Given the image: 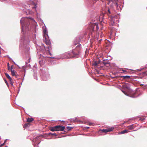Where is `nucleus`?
<instances>
[{
	"label": "nucleus",
	"mask_w": 147,
	"mask_h": 147,
	"mask_svg": "<svg viewBox=\"0 0 147 147\" xmlns=\"http://www.w3.org/2000/svg\"><path fill=\"white\" fill-rule=\"evenodd\" d=\"M29 18H22L20 20V23L21 24L22 32L24 34V32H26L29 30L28 24H29L30 21ZM35 23H36L35 20L32 18H29Z\"/></svg>",
	"instance_id": "nucleus-1"
},
{
	"label": "nucleus",
	"mask_w": 147,
	"mask_h": 147,
	"mask_svg": "<svg viewBox=\"0 0 147 147\" xmlns=\"http://www.w3.org/2000/svg\"><path fill=\"white\" fill-rule=\"evenodd\" d=\"M39 63L40 66H41L43 64L42 61H39Z\"/></svg>",
	"instance_id": "nucleus-20"
},
{
	"label": "nucleus",
	"mask_w": 147,
	"mask_h": 147,
	"mask_svg": "<svg viewBox=\"0 0 147 147\" xmlns=\"http://www.w3.org/2000/svg\"><path fill=\"white\" fill-rule=\"evenodd\" d=\"M52 135H54V136H56V135H57V134L55 133H53V134H52Z\"/></svg>",
	"instance_id": "nucleus-26"
},
{
	"label": "nucleus",
	"mask_w": 147,
	"mask_h": 147,
	"mask_svg": "<svg viewBox=\"0 0 147 147\" xmlns=\"http://www.w3.org/2000/svg\"><path fill=\"white\" fill-rule=\"evenodd\" d=\"M22 39V40H23L24 39V38H23V37H22V39Z\"/></svg>",
	"instance_id": "nucleus-34"
},
{
	"label": "nucleus",
	"mask_w": 147,
	"mask_h": 147,
	"mask_svg": "<svg viewBox=\"0 0 147 147\" xmlns=\"http://www.w3.org/2000/svg\"><path fill=\"white\" fill-rule=\"evenodd\" d=\"M10 82V84L11 85V86H13V82L12 80H11V81H9Z\"/></svg>",
	"instance_id": "nucleus-22"
},
{
	"label": "nucleus",
	"mask_w": 147,
	"mask_h": 147,
	"mask_svg": "<svg viewBox=\"0 0 147 147\" xmlns=\"http://www.w3.org/2000/svg\"><path fill=\"white\" fill-rule=\"evenodd\" d=\"M108 11L109 13H110V11L109 9H108Z\"/></svg>",
	"instance_id": "nucleus-30"
},
{
	"label": "nucleus",
	"mask_w": 147,
	"mask_h": 147,
	"mask_svg": "<svg viewBox=\"0 0 147 147\" xmlns=\"http://www.w3.org/2000/svg\"><path fill=\"white\" fill-rule=\"evenodd\" d=\"M31 3L33 4V5L34 6L32 7V8L33 9H35L36 7V5H37L36 4L34 3V2H33V1H32L31 2Z\"/></svg>",
	"instance_id": "nucleus-16"
},
{
	"label": "nucleus",
	"mask_w": 147,
	"mask_h": 147,
	"mask_svg": "<svg viewBox=\"0 0 147 147\" xmlns=\"http://www.w3.org/2000/svg\"><path fill=\"white\" fill-rule=\"evenodd\" d=\"M128 128L129 129H134V127L133 125H131L130 126H129L128 127Z\"/></svg>",
	"instance_id": "nucleus-17"
},
{
	"label": "nucleus",
	"mask_w": 147,
	"mask_h": 147,
	"mask_svg": "<svg viewBox=\"0 0 147 147\" xmlns=\"http://www.w3.org/2000/svg\"><path fill=\"white\" fill-rule=\"evenodd\" d=\"M122 92L126 95L128 96V94L126 93L125 91L122 90Z\"/></svg>",
	"instance_id": "nucleus-21"
},
{
	"label": "nucleus",
	"mask_w": 147,
	"mask_h": 147,
	"mask_svg": "<svg viewBox=\"0 0 147 147\" xmlns=\"http://www.w3.org/2000/svg\"><path fill=\"white\" fill-rule=\"evenodd\" d=\"M71 127H67V129L68 130H70L71 129Z\"/></svg>",
	"instance_id": "nucleus-24"
},
{
	"label": "nucleus",
	"mask_w": 147,
	"mask_h": 147,
	"mask_svg": "<svg viewBox=\"0 0 147 147\" xmlns=\"http://www.w3.org/2000/svg\"><path fill=\"white\" fill-rule=\"evenodd\" d=\"M5 83H6L7 84H8V83H7V81H6V80H5Z\"/></svg>",
	"instance_id": "nucleus-29"
},
{
	"label": "nucleus",
	"mask_w": 147,
	"mask_h": 147,
	"mask_svg": "<svg viewBox=\"0 0 147 147\" xmlns=\"http://www.w3.org/2000/svg\"><path fill=\"white\" fill-rule=\"evenodd\" d=\"M34 146L35 147H39L38 146V144H37V145H36V144L34 145Z\"/></svg>",
	"instance_id": "nucleus-25"
},
{
	"label": "nucleus",
	"mask_w": 147,
	"mask_h": 147,
	"mask_svg": "<svg viewBox=\"0 0 147 147\" xmlns=\"http://www.w3.org/2000/svg\"><path fill=\"white\" fill-rule=\"evenodd\" d=\"M5 74L6 77L9 80V81L12 80L11 78L7 73H5Z\"/></svg>",
	"instance_id": "nucleus-7"
},
{
	"label": "nucleus",
	"mask_w": 147,
	"mask_h": 147,
	"mask_svg": "<svg viewBox=\"0 0 147 147\" xmlns=\"http://www.w3.org/2000/svg\"><path fill=\"white\" fill-rule=\"evenodd\" d=\"M50 130L52 131H56V128H55V126L51 127L50 128Z\"/></svg>",
	"instance_id": "nucleus-14"
},
{
	"label": "nucleus",
	"mask_w": 147,
	"mask_h": 147,
	"mask_svg": "<svg viewBox=\"0 0 147 147\" xmlns=\"http://www.w3.org/2000/svg\"><path fill=\"white\" fill-rule=\"evenodd\" d=\"M100 61L98 59L97 61H94L92 63L93 66L96 69H97L98 68H99L100 67L99 65V64L100 63Z\"/></svg>",
	"instance_id": "nucleus-2"
},
{
	"label": "nucleus",
	"mask_w": 147,
	"mask_h": 147,
	"mask_svg": "<svg viewBox=\"0 0 147 147\" xmlns=\"http://www.w3.org/2000/svg\"><path fill=\"white\" fill-rule=\"evenodd\" d=\"M13 62L15 64H16L14 62H13Z\"/></svg>",
	"instance_id": "nucleus-37"
},
{
	"label": "nucleus",
	"mask_w": 147,
	"mask_h": 147,
	"mask_svg": "<svg viewBox=\"0 0 147 147\" xmlns=\"http://www.w3.org/2000/svg\"><path fill=\"white\" fill-rule=\"evenodd\" d=\"M13 66L12 65L11 66V70H13Z\"/></svg>",
	"instance_id": "nucleus-28"
},
{
	"label": "nucleus",
	"mask_w": 147,
	"mask_h": 147,
	"mask_svg": "<svg viewBox=\"0 0 147 147\" xmlns=\"http://www.w3.org/2000/svg\"><path fill=\"white\" fill-rule=\"evenodd\" d=\"M128 132H129V131H128V130H123L122 131H121V132L119 133V134H124L125 133H127Z\"/></svg>",
	"instance_id": "nucleus-10"
},
{
	"label": "nucleus",
	"mask_w": 147,
	"mask_h": 147,
	"mask_svg": "<svg viewBox=\"0 0 147 147\" xmlns=\"http://www.w3.org/2000/svg\"><path fill=\"white\" fill-rule=\"evenodd\" d=\"M47 77H46L45 76H43L42 77V79L43 80L46 81L48 79V78H49V75L48 74L47 75Z\"/></svg>",
	"instance_id": "nucleus-9"
},
{
	"label": "nucleus",
	"mask_w": 147,
	"mask_h": 147,
	"mask_svg": "<svg viewBox=\"0 0 147 147\" xmlns=\"http://www.w3.org/2000/svg\"><path fill=\"white\" fill-rule=\"evenodd\" d=\"M55 128H56V131H63L65 129L64 126H61L60 125L56 126Z\"/></svg>",
	"instance_id": "nucleus-4"
},
{
	"label": "nucleus",
	"mask_w": 147,
	"mask_h": 147,
	"mask_svg": "<svg viewBox=\"0 0 147 147\" xmlns=\"http://www.w3.org/2000/svg\"><path fill=\"white\" fill-rule=\"evenodd\" d=\"M114 129V128L113 127H111L109 128H107V129H103L102 130V131L104 133H107L108 132H110L113 130Z\"/></svg>",
	"instance_id": "nucleus-5"
},
{
	"label": "nucleus",
	"mask_w": 147,
	"mask_h": 147,
	"mask_svg": "<svg viewBox=\"0 0 147 147\" xmlns=\"http://www.w3.org/2000/svg\"><path fill=\"white\" fill-rule=\"evenodd\" d=\"M93 124V123H89L88 125H92V124Z\"/></svg>",
	"instance_id": "nucleus-27"
},
{
	"label": "nucleus",
	"mask_w": 147,
	"mask_h": 147,
	"mask_svg": "<svg viewBox=\"0 0 147 147\" xmlns=\"http://www.w3.org/2000/svg\"><path fill=\"white\" fill-rule=\"evenodd\" d=\"M132 97H135L133 96H132Z\"/></svg>",
	"instance_id": "nucleus-38"
},
{
	"label": "nucleus",
	"mask_w": 147,
	"mask_h": 147,
	"mask_svg": "<svg viewBox=\"0 0 147 147\" xmlns=\"http://www.w3.org/2000/svg\"><path fill=\"white\" fill-rule=\"evenodd\" d=\"M7 66H8V69L9 70V68H10V67L9 66V63H7Z\"/></svg>",
	"instance_id": "nucleus-23"
},
{
	"label": "nucleus",
	"mask_w": 147,
	"mask_h": 147,
	"mask_svg": "<svg viewBox=\"0 0 147 147\" xmlns=\"http://www.w3.org/2000/svg\"><path fill=\"white\" fill-rule=\"evenodd\" d=\"M122 71H123V72H124V71H125L123 70Z\"/></svg>",
	"instance_id": "nucleus-35"
},
{
	"label": "nucleus",
	"mask_w": 147,
	"mask_h": 147,
	"mask_svg": "<svg viewBox=\"0 0 147 147\" xmlns=\"http://www.w3.org/2000/svg\"><path fill=\"white\" fill-rule=\"evenodd\" d=\"M43 45V46L44 47H45V49L46 50L47 49H46V48H45V47L44 46V45Z\"/></svg>",
	"instance_id": "nucleus-33"
},
{
	"label": "nucleus",
	"mask_w": 147,
	"mask_h": 147,
	"mask_svg": "<svg viewBox=\"0 0 147 147\" xmlns=\"http://www.w3.org/2000/svg\"><path fill=\"white\" fill-rule=\"evenodd\" d=\"M144 119H140L141 120H143Z\"/></svg>",
	"instance_id": "nucleus-36"
},
{
	"label": "nucleus",
	"mask_w": 147,
	"mask_h": 147,
	"mask_svg": "<svg viewBox=\"0 0 147 147\" xmlns=\"http://www.w3.org/2000/svg\"><path fill=\"white\" fill-rule=\"evenodd\" d=\"M49 135H52V133H49Z\"/></svg>",
	"instance_id": "nucleus-31"
},
{
	"label": "nucleus",
	"mask_w": 147,
	"mask_h": 147,
	"mask_svg": "<svg viewBox=\"0 0 147 147\" xmlns=\"http://www.w3.org/2000/svg\"><path fill=\"white\" fill-rule=\"evenodd\" d=\"M50 47L48 46L47 47V51H48L49 53L51 55V54L50 53V52L49 50H50Z\"/></svg>",
	"instance_id": "nucleus-19"
},
{
	"label": "nucleus",
	"mask_w": 147,
	"mask_h": 147,
	"mask_svg": "<svg viewBox=\"0 0 147 147\" xmlns=\"http://www.w3.org/2000/svg\"><path fill=\"white\" fill-rule=\"evenodd\" d=\"M81 45L80 44L78 45V46L76 47L75 49V50L78 51V50H79L80 48Z\"/></svg>",
	"instance_id": "nucleus-15"
},
{
	"label": "nucleus",
	"mask_w": 147,
	"mask_h": 147,
	"mask_svg": "<svg viewBox=\"0 0 147 147\" xmlns=\"http://www.w3.org/2000/svg\"><path fill=\"white\" fill-rule=\"evenodd\" d=\"M46 42V44L47 45H49L50 44V42L49 41H45Z\"/></svg>",
	"instance_id": "nucleus-18"
},
{
	"label": "nucleus",
	"mask_w": 147,
	"mask_h": 147,
	"mask_svg": "<svg viewBox=\"0 0 147 147\" xmlns=\"http://www.w3.org/2000/svg\"><path fill=\"white\" fill-rule=\"evenodd\" d=\"M122 77L123 78V79H129L130 78V77L129 76H122Z\"/></svg>",
	"instance_id": "nucleus-12"
},
{
	"label": "nucleus",
	"mask_w": 147,
	"mask_h": 147,
	"mask_svg": "<svg viewBox=\"0 0 147 147\" xmlns=\"http://www.w3.org/2000/svg\"><path fill=\"white\" fill-rule=\"evenodd\" d=\"M47 30H46V29H45L44 31V36L45 37V38L46 39V36H48L47 35Z\"/></svg>",
	"instance_id": "nucleus-8"
},
{
	"label": "nucleus",
	"mask_w": 147,
	"mask_h": 147,
	"mask_svg": "<svg viewBox=\"0 0 147 147\" xmlns=\"http://www.w3.org/2000/svg\"><path fill=\"white\" fill-rule=\"evenodd\" d=\"M74 45H76V44H75Z\"/></svg>",
	"instance_id": "nucleus-39"
},
{
	"label": "nucleus",
	"mask_w": 147,
	"mask_h": 147,
	"mask_svg": "<svg viewBox=\"0 0 147 147\" xmlns=\"http://www.w3.org/2000/svg\"><path fill=\"white\" fill-rule=\"evenodd\" d=\"M87 129H88L89 128V127H86Z\"/></svg>",
	"instance_id": "nucleus-32"
},
{
	"label": "nucleus",
	"mask_w": 147,
	"mask_h": 147,
	"mask_svg": "<svg viewBox=\"0 0 147 147\" xmlns=\"http://www.w3.org/2000/svg\"><path fill=\"white\" fill-rule=\"evenodd\" d=\"M30 125V124L29 123H26L24 124V127L25 128H26L27 127H29Z\"/></svg>",
	"instance_id": "nucleus-13"
},
{
	"label": "nucleus",
	"mask_w": 147,
	"mask_h": 147,
	"mask_svg": "<svg viewBox=\"0 0 147 147\" xmlns=\"http://www.w3.org/2000/svg\"><path fill=\"white\" fill-rule=\"evenodd\" d=\"M75 54V55H78L77 54Z\"/></svg>",
	"instance_id": "nucleus-40"
},
{
	"label": "nucleus",
	"mask_w": 147,
	"mask_h": 147,
	"mask_svg": "<svg viewBox=\"0 0 147 147\" xmlns=\"http://www.w3.org/2000/svg\"><path fill=\"white\" fill-rule=\"evenodd\" d=\"M33 120V119L32 118H28L27 119V122H30L32 121Z\"/></svg>",
	"instance_id": "nucleus-11"
},
{
	"label": "nucleus",
	"mask_w": 147,
	"mask_h": 147,
	"mask_svg": "<svg viewBox=\"0 0 147 147\" xmlns=\"http://www.w3.org/2000/svg\"><path fill=\"white\" fill-rule=\"evenodd\" d=\"M11 74L12 76H15L16 77H17L18 76V75L17 74V72L14 70H11Z\"/></svg>",
	"instance_id": "nucleus-6"
},
{
	"label": "nucleus",
	"mask_w": 147,
	"mask_h": 147,
	"mask_svg": "<svg viewBox=\"0 0 147 147\" xmlns=\"http://www.w3.org/2000/svg\"><path fill=\"white\" fill-rule=\"evenodd\" d=\"M63 121V122H64V121Z\"/></svg>",
	"instance_id": "nucleus-42"
},
{
	"label": "nucleus",
	"mask_w": 147,
	"mask_h": 147,
	"mask_svg": "<svg viewBox=\"0 0 147 147\" xmlns=\"http://www.w3.org/2000/svg\"><path fill=\"white\" fill-rule=\"evenodd\" d=\"M90 28L89 29H90V31H93L95 27H96L97 30H98L99 28L98 25L97 23L93 24L91 23L90 24Z\"/></svg>",
	"instance_id": "nucleus-3"
},
{
	"label": "nucleus",
	"mask_w": 147,
	"mask_h": 147,
	"mask_svg": "<svg viewBox=\"0 0 147 147\" xmlns=\"http://www.w3.org/2000/svg\"><path fill=\"white\" fill-rule=\"evenodd\" d=\"M9 59H10V60H11V58H10Z\"/></svg>",
	"instance_id": "nucleus-41"
}]
</instances>
